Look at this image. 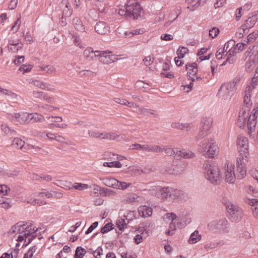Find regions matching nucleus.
Here are the masks:
<instances>
[{"label":"nucleus","mask_w":258,"mask_h":258,"mask_svg":"<svg viewBox=\"0 0 258 258\" xmlns=\"http://www.w3.org/2000/svg\"><path fill=\"white\" fill-rule=\"evenodd\" d=\"M32 68V67L31 65L23 64L20 67V68L19 69V71H23L24 72H29L31 70Z\"/></svg>","instance_id":"nucleus-58"},{"label":"nucleus","mask_w":258,"mask_h":258,"mask_svg":"<svg viewBox=\"0 0 258 258\" xmlns=\"http://www.w3.org/2000/svg\"><path fill=\"white\" fill-rule=\"evenodd\" d=\"M30 123L35 122H42L45 120L44 117L37 113H30Z\"/></svg>","instance_id":"nucleus-25"},{"label":"nucleus","mask_w":258,"mask_h":258,"mask_svg":"<svg viewBox=\"0 0 258 258\" xmlns=\"http://www.w3.org/2000/svg\"><path fill=\"white\" fill-rule=\"evenodd\" d=\"M86 253V250L81 246H78L75 251L74 258H83Z\"/></svg>","instance_id":"nucleus-31"},{"label":"nucleus","mask_w":258,"mask_h":258,"mask_svg":"<svg viewBox=\"0 0 258 258\" xmlns=\"http://www.w3.org/2000/svg\"><path fill=\"white\" fill-rule=\"evenodd\" d=\"M257 19L255 16H252L249 17L245 22V23L241 26V27L244 28V29L248 30L249 28H252L256 22Z\"/></svg>","instance_id":"nucleus-24"},{"label":"nucleus","mask_w":258,"mask_h":258,"mask_svg":"<svg viewBox=\"0 0 258 258\" xmlns=\"http://www.w3.org/2000/svg\"><path fill=\"white\" fill-rule=\"evenodd\" d=\"M26 224L24 223V222H19L16 225L13 226L9 231V233L10 234H18L22 233L25 232Z\"/></svg>","instance_id":"nucleus-13"},{"label":"nucleus","mask_w":258,"mask_h":258,"mask_svg":"<svg viewBox=\"0 0 258 258\" xmlns=\"http://www.w3.org/2000/svg\"><path fill=\"white\" fill-rule=\"evenodd\" d=\"M126 6L127 9L128 18L136 20L141 17L143 8L137 0L127 1Z\"/></svg>","instance_id":"nucleus-6"},{"label":"nucleus","mask_w":258,"mask_h":258,"mask_svg":"<svg viewBox=\"0 0 258 258\" xmlns=\"http://www.w3.org/2000/svg\"><path fill=\"white\" fill-rule=\"evenodd\" d=\"M175 153H174V157L177 159L182 158L183 150H180L179 148H174Z\"/></svg>","instance_id":"nucleus-53"},{"label":"nucleus","mask_w":258,"mask_h":258,"mask_svg":"<svg viewBox=\"0 0 258 258\" xmlns=\"http://www.w3.org/2000/svg\"><path fill=\"white\" fill-rule=\"evenodd\" d=\"M186 166V163L181 161L178 162V163L173 164L171 167H169L167 172L170 174H180L185 171Z\"/></svg>","instance_id":"nucleus-10"},{"label":"nucleus","mask_w":258,"mask_h":258,"mask_svg":"<svg viewBox=\"0 0 258 258\" xmlns=\"http://www.w3.org/2000/svg\"><path fill=\"white\" fill-rule=\"evenodd\" d=\"M213 119L211 118H204L201 121L200 127L206 132H209L212 127Z\"/></svg>","instance_id":"nucleus-19"},{"label":"nucleus","mask_w":258,"mask_h":258,"mask_svg":"<svg viewBox=\"0 0 258 258\" xmlns=\"http://www.w3.org/2000/svg\"><path fill=\"white\" fill-rule=\"evenodd\" d=\"M40 89L47 91H51L53 90L50 84L44 82H42Z\"/></svg>","instance_id":"nucleus-59"},{"label":"nucleus","mask_w":258,"mask_h":258,"mask_svg":"<svg viewBox=\"0 0 258 258\" xmlns=\"http://www.w3.org/2000/svg\"><path fill=\"white\" fill-rule=\"evenodd\" d=\"M203 168L205 177L211 183L215 185L220 183L221 179L219 169L217 166L206 162L203 165Z\"/></svg>","instance_id":"nucleus-2"},{"label":"nucleus","mask_w":258,"mask_h":258,"mask_svg":"<svg viewBox=\"0 0 258 258\" xmlns=\"http://www.w3.org/2000/svg\"><path fill=\"white\" fill-rule=\"evenodd\" d=\"M14 117L21 124L30 123V113L26 112L15 113Z\"/></svg>","instance_id":"nucleus-14"},{"label":"nucleus","mask_w":258,"mask_h":258,"mask_svg":"<svg viewBox=\"0 0 258 258\" xmlns=\"http://www.w3.org/2000/svg\"><path fill=\"white\" fill-rule=\"evenodd\" d=\"M208 132L205 131L204 130H203V128H201V127H200L199 132L196 137V139L197 141H198L203 139V138H204L205 137L207 136L208 135Z\"/></svg>","instance_id":"nucleus-40"},{"label":"nucleus","mask_w":258,"mask_h":258,"mask_svg":"<svg viewBox=\"0 0 258 258\" xmlns=\"http://www.w3.org/2000/svg\"><path fill=\"white\" fill-rule=\"evenodd\" d=\"M163 151H165V154L168 156H173L175 153L174 148L171 149L170 148H163Z\"/></svg>","instance_id":"nucleus-61"},{"label":"nucleus","mask_w":258,"mask_h":258,"mask_svg":"<svg viewBox=\"0 0 258 258\" xmlns=\"http://www.w3.org/2000/svg\"><path fill=\"white\" fill-rule=\"evenodd\" d=\"M256 85H258V76H254L252 78L251 82L247 86H249L250 88V91H252Z\"/></svg>","instance_id":"nucleus-42"},{"label":"nucleus","mask_w":258,"mask_h":258,"mask_svg":"<svg viewBox=\"0 0 258 258\" xmlns=\"http://www.w3.org/2000/svg\"><path fill=\"white\" fill-rule=\"evenodd\" d=\"M10 188L6 185H0V196L6 195L8 193V190H10Z\"/></svg>","instance_id":"nucleus-52"},{"label":"nucleus","mask_w":258,"mask_h":258,"mask_svg":"<svg viewBox=\"0 0 258 258\" xmlns=\"http://www.w3.org/2000/svg\"><path fill=\"white\" fill-rule=\"evenodd\" d=\"M235 45V41L233 40H230L227 42L223 47V48H221V52L223 53H225V55L228 54L229 53V55H234L235 54V50L233 46Z\"/></svg>","instance_id":"nucleus-15"},{"label":"nucleus","mask_w":258,"mask_h":258,"mask_svg":"<svg viewBox=\"0 0 258 258\" xmlns=\"http://www.w3.org/2000/svg\"><path fill=\"white\" fill-rule=\"evenodd\" d=\"M256 117H254V115H252L251 114H250L248 117L247 120V127L248 129V133L249 135H250L252 132L255 131L256 124Z\"/></svg>","instance_id":"nucleus-18"},{"label":"nucleus","mask_w":258,"mask_h":258,"mask_svg":"<svg viewBox=\"0 0 258 258\" xmlns=\"http://www.w3.org/2000/svg\"><path fill=\"white\" fill-rule=\"evenodd\" d=\"M185 68L186 70H187V75L188 77H189V75L194 76L198 73V64L196 62L190 64L187 63L186 64Z\"/></svg>","instance_id":"nucleus-22"},{"label":"nucleus","mask_w":258,"mask_h":258,"mask_svg":"<svg viewBox=\"0 0 258 258\" xmlns=\"http://www.w3.org/2000/svg\"><path fill=\"white\" fill-rule=\"evenodd\" d=\"M24 56H18L17 58L13 61V62L16 65H19L24 61Z\"/></svg>","instance_id":"nucleus-62"},{"label":"nucleus","mask_w":258,"mask_h":258,"mask_svg":"<svg viewBox=\"0 0 258 258\" xmlns=\"http://www.w3.org/2000/svg\"><path fill=\"white\" fill-rule=\"evenodd\" d=\"M89 136L92 138L102 139L103 133H99L97 131L89 130Z\"/></svg>","instance_id":"nucleus-38"},{"label":"nucleus","mask_w":258,"mask_h":258,"mask_svg":"<svg viewBox=\"0 0 258 258\" xmlns=\"http://www.w3.org/2000/svg\"><path fill=\"white\" fill-rule=\"evenodd\" d=\"M240 80V78H235L232 82L223 84L218 90L217 96L224 100L230 98L236 89V85Z\"/></svg>","instance_id":"nucleus-4"},{"label":"nucleus","mask_w":258,"mask_h":258,"mask_svg":"<svg viewBox=\"0 0 258 258\" xmlns=\"http://www.w3.org/2000/svg\"><path fill=\"white\" fill-rule=\"evenodd\" d=\"M234 55H232V54L229 55L228 54V55L227 58L226 59L225 61H224L221 65L224 66L226 64V62H228L230 64L233 63L234 61Z\"/></svg>","instance_id":"nucleus-57"},{"label":"nucleus","mask_w":258,"mask_h":258,"mask_svg":"<svg viewBox=\"0 0 258 258\" xmlns=\"http://www.w3.org/2000/svg\"><path fill=\"white\" fill-rule=\"evenodd\" d=\"M118 137L115 133H103L102 139L114 140Z\"/></svg>","instance_id":"nucleus-41"},{"label":"nucleus","mask_w":258,"mask_h":258,"mask_svg":"<svg viewBox=\"0 0 258 258\" xmlns=\"http://www.w3.org/2000/svg\"><path fill=\"white\" fill-rule=\"evenodd\" d=\"M228 222L225 218L215 220L208 224V229L215 233H227L228 230Z\"/></svg>","instance_id":"nucleus-5"},{"label":"nucleus","mask_w":258,"mask_h":258,"mask_svg":"<svg viewBox=\"0 0 258 258\" xmlns=\"http://www.w3.org/2000/svg\"><path fill=\"white\" fill-rule=\"evenodd\" d=\"M188 51V49L187 48L185 47H179L176 51V53L179 57V58H183L185 56V54L187 53Z\"/></svg>","instance_id":"nucleus-36"},{"label":"nucleus","mask_w":258,"mask_h":258,"mask_svg":"<svg viewBox=\"0 0 258 258\" xmlns=\"http://www.w3.org/2000/svg\"><path fill=\"white\" fill-rule=\"evenodd\" d=\"M89 187V185L87 184H83L81 183H76L74 185L72 188L77 189L80 190L87 189Z\"/></svg>","instance_id":"nucleus-46"},{"label":"nucleus","mask_w":258,"mask_h":258,"mask_svg":"<svg viewBox=\"0 0 258 258\" xmlns=\"http://www.w3.org/2000/svg\"><path fill=\"white\" fill-rule=\"evenodd\" d=\"M112 57H113V55H106V54H103L100 56L99 60L104 64H108L113 62Z\"/></svg>","instance_id":"nucleus-32"},{"label":"nucleus","mask_w":258,"mask_h":258,"mask_svg":"<svg viewBox=\"0 0 258 258\" xmlns=\"http://www.w3.org/2000/svg\"><path fill=\"white\" fill-rule=\"evenodd\" d=\"M166 215L167 216L169 215L168 218L172 220V222L170 223L169 225V230H171L173 232H174L176 229V225L175 223L173 222V221L176 218V215L173 213L170 214L167 213Z\"/></svg>","instance_id":"nucleus-35"},{"label":"nucleus","mask_w":258,"mask_h":258,"mask_svg":"<svg viewBox=\"0 0 258 258\" xmlns=\"http://www.w3.org/2000/svg\"><path fill=\"white\" fill-rule=\"evenodd\" d=\"M219 33V30L217 28H213L212 29L209 30V36L212 38L216 37Z\"/></svg>","instance_id":"nucleus-50"},{"label":"nucleus","mask_w":258,"mask_h":258,"mask_svg":"<svg viewBox=\"0 0 258 258\" xmlns=\"http://www.w3.org/2000/svg\"><path fill=\"white\" fill-rule=\"evenodd\" d=\"M201 235L199 234V231L196 230L191 234L188 239V242L190 244L196 243L201 240Z\"/></svg>","instance_id":"nucleus-29"},{"label":"nucleus","mask_w":258,"mask_h":258,"mask_svg":"<svg viewBox=\"0 0 258 258\" xmlns=\"http://www.w3.org/2000/svg\"><path fill=\"white\" fill-rule=\"evenodd\" d=\"M97 188H95L94 189L99 190L100 195L102 196H110L115 195V192L112 189H108L105 187H102L97 186Z\"/></svg>","instance_id":"nucleus-27"},{"label":"nucleus","mask_w":258,"mask_h":258,"mask_svg":"<svg viewBox=\"0 0 258 258\" xmlns=\"http://www.w3.org/2000/svg\"><path fill=\"white\" fill-rule=\"evenodd\" d=\"M41 69L43 71H46L47 73L50 74H53L56 72L55 68L52 66L50 65H47L45 67H41Z\"/></svg>","instance_id":"nucleus-43"},{"label":"nucleus","mask_w":258,"mask_h":258,"mask_svg":"<svg viewBox=\"0 0 258 258\" xmlns=\"http://www.w3.org/2000/svg\"><path fill=\"white\" fill-rule=\"evenodd\" d=\"M187 195L184 191L180 189L173 188L171 202L174 201L182 202V201H185Z\"/></svg>","instance_id":"nucleus-11"},{"label":"nucleus","mask_w":258,"mask_h":258,"mask_svg":"<svg viewBox=\"0 0 258 258\" xmlns=\"http://www.w3.org/2000/svg\"><path fill=\"white\" fill-rule=\"evenodd\" d=\"M98 225V222H95L93 223L88 228L87 231L85 232L86 234H89L94 229H95Z\"/></svg>","instance_id":"nucleus-56"},{"label":"nucleus","mask_w":258,"mask_h":258,"mask_svg":"<svg viewBox=\"0 0 258 258\" xmlns=\"http://www.w3.org/2000/svg\"><path fill=\"white\" fill-rule=\"evenodd\" d=\"M237 171L236 174L234 171V165L231 164L227 165V170L225 172V180L226 182L232 183L235 181L236 177L239 179H242L246 175V170L245 168V163L242 161L241 157L237 158L236 162Z\"/></svg>","instance_id":"nucleus-1"},{"label":"nucleus","mask_w":258,"mask_h":258,"mask_svg":"<svg viewBox=\"0 0 258 258\" xmlns=\"http://www.w3.org/2000/svg\"><path fill=\"white\" fill-rule=\"evenodd\" d=\"M258 36V31L256 32H253L252 33H250L247 36V41H246V43L248 42H252Z\"/></svg>","instance_id":"nucleus-49"},{"label":"nucleus","mask_w":258,"mask_h":258,"mask_svg":"<svg viewBox=\"0 0 258 258\" xmlns=\"http://www.w3.org/2000/svg\"><path fill=\"white\" fill-rule=\"evenodd\" d=\"M195 154L191 151H187L184 149H183V154L182 157L185 159L192 158L194 157Z\"/></svg>","instance_id":"nucleus-47"},{"label":"nucleus","mask_w":258,"mask_h":258,"mask_svg":"<svg viewBox=\"0 0 258 258\" xmlns=\"http://www.w3.org/2000/svg\"><path fill=\"white\" fill-rule=\"evenodd\" d=\"M249 108V106H243L239 113V117L247 119V117L250 115Z\"/></svg>","instance_id":"nucleus-33"},{"label":"nucleus","mask_w":258,"mask_h":258,"mask_svg":"<svg viewBox=\"0 0 258 258\" xmlns=\"http://www.w3.org/2000/svg\"><path fill=\"white\" fill-rule=\"evenodd\" d=\"M226 209L230 215V219L233 222H238L241 220L243 216L241 209L230 202L225 203Z\"/></svg>","instance_id":"nucleus-7"},{"label":"nucleus","mask_w":258,"mask_h":258,"mask_svg":"<svg viewBox=\"0 0 258 258\" xmlns=\"http://www.w3.org/2000/svg\"><path fill=\"white\" fill-rule=\"evenodd\" d=\"M73 23L75 28L77 30L81 32H84L85 27L83 24L81 19L78 17H75L73 20Z\"/></svg>","instance_id":"nucleus-26"},{"label":"nucleus","mask_w":258,"mask_h":258,"mask_svg":"<svg viewBox=\"0 0 258 258\" xmlns=\"http://www.w3.org/2000/svg\"><path fill=\"white\" fill-rule=\"evenodd\" d=\"M151 184L152 183H148L146 185L147 187L152 188V189H149V190L156 191L157 192L156 194H157V196H159V198L162 200H168L169 201H171L173 187L168 186L161 188L160 186H150Z\"/></svg>","instance_id":"nucleus-8"},{"label":"nucleus","mask_w":258,"mask_h":258,"mask_svg":"<svg viewBox=\"0 0 258 258\" xmlns=\"http://www.w3.org/2000/svg\"><path fill=\"white\" fill-rule=\"evenodd\" d=\"M35 195L40 197H43L45 196L47 198H50L53 196V194L52 192L46 191V190H44V191L39 192L37 194H36Z\"/></svg>","instance_id":"nucleus-48"},{"label":"nucleus","mask_w":258,"mask_h":258,"mask_svg":"<svg viewBox=\"0 0 258 258\" xmlns=\"http://www.w3.org/2000/svg\"><path fill=\"white\" fill-rule=\"evenodd\" d=\"M131 183H127L125 182H121V181H119L118 180V184H116V188L124 190V189H125L126 188H127L128 187H129L131 185Z\"/></svg>","instance_id":"nucleus-45"},{"label":"nucleus","mask_w":258,"mask_h":258,"mask_svg":"<svg viewBox=\"0 0 258 258\" xmlns=\"http://www.w3.org/2000/svg\"><path fill=\"white\" fill-rule=\"evenodd\" d=\"M143 151L148 152L159 153L163 152V149L161 146L157 145H144Z\"/></svg>","instance_id":"nucleus-20"},{"label":"nucleus","mask_w":258,"mask_h":258,"mask_svg":"<svg viewBox=\"0 0 258 258\" xmlns=\"http://www.w3.org/2000/svg\"><path fill=\"white\" fill-rule=\"evenodd\" d=\"M237 145L238 148V151L241 156V161H247V157L248 155V140L245 137L240 136L238 137L237 141Z\"/></svg>","instance_id":"nucleus-9"},{"label":"nucleus","mask_w":258,"mask_h":258,"mask_svg":"<svg viewBox=\"0 0 258 258\" xmlns=\"http://www.w3.org/2000/svg\"><path fill=\"white\" fill-rule=\"evenodd\" d=\"M100 179L104 185L114 188H116L118 184V180L112 177H105Z\"/></svg>","instance_id":"nucleus-21"},{"label":"nucleus","mask_w":258,"mask_h":258,"mask_svg":"<svg viewBox=\"0 0 258 258\" xmlns=\"http://www.w3.org/2000/svg\"><path fill=\"white\" fill-rule=\"evenodd\" d=\"M37 249L36 246L31 247L27 252L24 254L23 258H31L33 256V253L35 252Z\"/></svg>","instance_id":"nucleus-44"},{"label":"nucleus","mask_w":258,"mask_h":258,"mask_svg":"<svg viewBox=\"0 0 258 258\" xmlns=\"http://www.w3.org/2000/svg\"><path fill=\"white\" fill-rule=\"evenodd\" d=\"M126 6L123 8H119L118 10V14L122 16H124L126 18L128 17V12Z\"/></svg>","instance_id":"nucleus-51"},{"label":"nucleus","mask_w":258,"mask_h":258,"mask_svg":"<svg viewBox=\"0 0 258 258\" xmlns=\"http://www.w3.org/2000/svg\"><path fill=\"white\" fill-rule=\"evenodd\" d=\"M246 120V119H245V118L238 117L237 122V125L240 128L244 127L245 126Z\"/></svg>","instance_id":"nucleus-54"},{"label":"nucleus","mask_w":258,"mask_h":258,"mask_svg":"<svg viewBox=\"0 0 258 258\" xmlns=\"http://www.w3.org/2000/svg\"><path fill=\"white\" fill-rule=\"evenodd\" d=\"M59 6L60 8H62L61 16L68 18L71 16L73 11L69 6L68 0H62Z\"/></svg>","instance_id":"nucleus-16"},{"label":"nucleus","mask_w":258,"mask_h":258,"mask_svg":"<svg viewBox=\"0 0 258 258\" xmlns=\"http://www.w3.org/2000/svg\"><path fill=\"white\" fill-rule=\"evenodd\" d=\"M44 92H39L37 91H34L32 93L33 96L35 98H38V99H42V96L43 95Z\"/></svg>","instance_id":"nucleus-63"},{"label":"nucleus","mask_w":258,"mask_h":258,"mask_svg":"<svg viewBox=\"0 0 258 258\" xmlns=\"http://www.w3.org/2000/svg\"><path fill=\"white\" fill-rule=\"evenodd\" d=\"M186 2L190 5L187 8L190 11H194L201 5L204 4L206 0H186Z\"/></svg>","instance_id":"nucleus-23"},{"label":"nucleus","mask_w":258,"mask_h":258,"mask_svg":"<svg viewBox=\"0 0 258 258\" xmlns=\"http://www.w3.org/2000/svg\"><path fill=\"white\" fill-rule=\"evenodd\" d=\"M110 27L105 22L99 21L95 26V31L101 35H105L109 32Z\"/></svg>","instance_id":"nucleus-12"},{"label":"nucleus","mask_w":258,"mask_h":258,"mask_svg":"<svg viewBox=\"0 0 258 258\" xmlns=\"http://www.w3.org/2000/svg\"><path fill=\"white\" fill-rule=\"evenodd\" d=\"M114 101L116 103L121 104V105H128V104H130L129 102L124 99L115 98L114 99Z\"/></svg>","instance_id":"nucleus-55"},{"label":"nucleus","mask_w":258,"mask_h":258,"mask_svg":"<svg viewBox=\"0 0 258 258\" xmlns=\"http://www.w3.org/2000/svg\"><path fill=\"white\" fill-rule=\"evenodd\" d=\"M250 88L249 86H246L245 91V95L244 97V103L245 104V106H249V108L251 105V103L250 102V93L251 91H250Z\"/></svg>","instance_id":"nucleus-30"},{"label":"nucleus","mask_w":258,"mask_h":258,"mask_svg":"<svg viewBox=\"0 0 258 258\" xmlns=\"http://www.w3.org/2000/svg\"><path fill=\"white\" fill-rule=\"evenodd\" d=\"M83 56L88 60H93L95 58L94 50L92 47H87L83 52Z\"/></svg>","instance_id":"nucleus-28"},{"label":"nucleus","mask_w":258,"mask_h":258,"mask_svg":"<svg viewBox=\"0 0 258 258\" xmlns=\"http://www.w3.org/2000/svg\"><path fill=\"white\" fill-rule=\"evenodd\" d=\"M113 226L111 223H108L101 228L100 231L102 234L107 233L113 229Z\"/></svg>","instance_id":"nucleus-39"},{"label":"nucleus","mask_w":258,"mask_h":258,"mask_svg":"<svg viewBox=\"0 0 258 258\" xmlns=\"http://www.w3.org/2000/svg\"><path fill=\"white\" fill-rule=\"evenodd\" d=\"M198 151L205 156L210 158H214L218 154V147L215 144L214 140L211 139L208 142L206 140L203 141L199 145Z\"/></svg>","instance_id":"nucleus-3"},{"label":"nucleus","mask_w":258,"mask_h":258,"mask_svg":"<svg viewBox=\"0 0 258 258\" xmlns=\"http://www.w3.org/2000/svg\"><path fill=\"white\" fill-rule=\"evenodd\" d=\"M139 110H140V111H141L142 113L145 115H147L148 113H150L151 114H154V110H150V109H146V108H140L139 109Z\"/></svg>","instance_id":"nucleus-60"},{"label":"nucleus","mask_w":258,"mask_h":258,"mask_svg":"<svg viewBox=\"0 0 258 258\" xmlns=\"http://www.w3.org/2000/svg\"><path fill=\"white\" fill-rule=\"evenodd\" d=\"M139 215L144 218L150 217L152 214V209L146 206H141L138 209Z\"/></svg>","instance_id":"nucleus-17"},{"label":"nucleus","mask_w":258,"mask_h":258,"mask_svg":"<svg viewBox=\"0 0 258 258\" xmlns=\"http://www.w3.org/2000/svg\"><path fill=\"white\" fill-rule=\"evenodd\" d=\"M127 224V222L126 223L125 220L122 218H120L116 221V226L120 230H122L126 227Z\"/></svg>","instance_id":"nucleus-37"},{"label":"nucleus","mask_w":258,"mask_h":258,"mask_svg":"<svg viewBox=\"0 0 258 258\" xmlns=\"http://www.w3.org/2000/svg\"><path fill=\"white\" fill-rule=\"evenodd\" d=\"M226 3V0H217L214 4L216 9L222 7Z\"/></svg>","instance_id":"nucleus-64"},{"label":"nucleus","mask_w":258,"mask_h":258,"mask_svg":"<svg viewBox=\"0 0 258 258\" xmlns=\"http://www.w3.org/2000/svg\"><path fill=\"white\" fill-rule=\"evenodd\" d=\"M24 144L25 142L18 138H15L12 142V145L17 149H22Z\"/></svg>","instance_id":"nucleus-34"}]
</instances>
